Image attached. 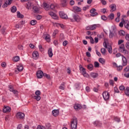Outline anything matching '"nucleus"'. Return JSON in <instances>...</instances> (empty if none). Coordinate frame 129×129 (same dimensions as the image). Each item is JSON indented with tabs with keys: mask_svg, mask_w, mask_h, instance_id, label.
<instances>
[{
	"mask_svg": "<svg viewBox=\"0 0 129 129\" xmlns=\"http://www.w3.org/2000/svg\"><path fill=\"white\" fill-rule=\"evenodd\" d=\"M124 86H122V85H121V86H120V87H119V89H120V90H121V91H123V90H124Z\"/></svg>",
	"mask_w": 129,
	"mask_h": 129,
	"instance_id": "61",
	"label": "nucleus"
},
{
	"mask_svg": "<svg viewBox=\"0 0 129 129\" xmlns=\"http://www.w3.org/2000/svg\"><path fill=\"white\" fill-rule=\"evenodd\" d=\"M43 7L46 10H48V9H49V5L47 4V3H44Z\"/></svg>",
	"mask_w": 129,
	"mask_h": 129,
	"instance_id": "45",
	"label": "nucleus"
},
{
	"mask_svg": "<svg viewBox=\"0 0 129 129\" xmlns=\"http://www.w3.org/2000/svg\"><path fill=\"white\" fill-rule=\"evenodd\" d=\"M52 113L53 116H58V115L59 114V110L58 109L53 110L52 111Z\"/></svg>",
	"mask_w": 129,
	"mask_h": 129,
	"instance_id": "19",
	"label": "nucleus"
},
{
	"mask_svg": "<svg viewBox=\"0 0 129 129\" xmlns=\"http://www.w3.org/2000/svg\"><path fill=\"white\" fill-rule=\"evenodd\" d=\"M97 27V25L96 24H94L93 25H91V31H93V30H95Z\"/></svg>",
	"mask_w": 129,
	"mask_h": 129,
	"instance_id": "39",
	"label": "nucleus"
},
{
	"mask_svg": "<svg viewBox=\"0 0 129 129\" xmlns=\"http://www.w3.org/2000/svg\"><path fill=\"white\" fill-rule=\"evenodd\" d=\"M125 94L127 96H129V87H127L126 88V89H125V92H124Z\"/></svg>",
	"mask_w": 129,
	"mask_h": 129,
	"instance_id": "33",
	"label": "nucleus"
},
{
	"mask_svg": "<svg viewBox=\"0 0 129 129\" xmlns=\"http://www.w3.org/2000/svg\"><path fill=\"white\" fill-rule=\"evenodd\" d=\"M24 70V67L22 63H19V65L17 66V70H15V73L18 74L19 72H21Z\"/></svg>",
	"mask_w": 129,
	"mask_h": 129,
	"instance_id": "4",
	"label": "nucleus"
},
{
	"mask_svg": "<svg viewBox=\"0 0 129 129\" xmlns=\"http://www.w3.org/2000/svg\"><path fill=\"white\" fill-rule=\"evenodd\" d=\"M43 76H44V77H46V78H47V79H51V78H50V75H47V74H46V73H44V74H43Z\"/></svg>",
	"mask_w": 129,
	"mask_h": 129,
	"instance_id": "46",
	"label": "nucleus"
},
{
	"mask_svg": "<svg viewBox=\"0 0 129 129\" xmlns=\"http://www.w3.org/2000/svg\"><path fill=\"white\" fill-rule=\"evenodd\" d=\"M100 1L102 3V5H103L104 6H105V5H106V1H105V0H100Z\"/></svg>",
	"mask_w": 129,
	"mask_h": 129,
	"instance_id": "59",
	"label": "nucleus"
},
{
	"mask_svg": "<svg viewBox=\"0 0 129 129\" xmlns=\"http://www.w3.org/2000/svg\"><path fill=\"white\" fill-rule=\"evenodd\" d=\"M99 62H100L101 64H102V65H104V64H105V59L103 58H99Z\"/></svg>",
	"mask_w": 129,
	"mask_h": 129,
	"instance_id": "29",
	"label": "nucleus"
},
{
	"mask_svg": "<svg viewBox=\"0 0 129 129\" xmlns=\"http://www.w3.org/2000/svg\"><path fill=\"white\" fill-rule=\"evenodd\" d=\"M118 34L120 36H124V35H125V32L123 30H120L118 32Z\"/></svg>",
	"mask_w": 129,
	"mask_h": 129,
	"instance_id": "37",
	"label": "nucleus"
},
{
	"mask_svg": "<svg viewBox=\"0 0 129 129\" xmlns=\"http://www.w3.org/2000/svg\"><path fill=\"white\" fill-rule=\"evenodd\" d=\"M49 16H51V18L52 19H54V20H58V16H57V15L55 14V13L53 12H50L49 13Z\"/></svg>",
	"mask_w": 129,
	"mask_h": 129,
	"instance_id": "13",
	"label": "nucleus"
},
{
	"mask_svg": "<svg viewBox=\"0 0 129 129\" xmlns=\"http://www.w3.org/2000/svg\"><path fill=\"white\" fill-rule=\"evenodd\" d=\"M125 40H126V41H129V34H126L125 35Z\"/></svg>",
	"mask_w": 129,
	"mask_h": 129,
	"instance_id": "58",
	"label": "nucleus"
},
{
	"mask_svg": "<svg viewBox=\"0 0 129 129\" xmlns=\"http://www.w3.org/2000/svg\"><path fill=\"white\" fill-rule=\"evenodd\" d=\"M35 95L36 96H34L33 98L36 99L37 101H40L41 100V96H40L41 95V91L40 90H37L35 92Z\"/></svg>",
	"mask_w": 129,
	"mask_h": 129,
	"instance_id": "3",
	"label": "nucleus"
},
{
	"mask_svg": "<svg viewBox=\"0 0 129 129\" xmlns=\"http://www.w3.org/2000/svg\"><path fill=\"white\" fill-rule=\"evenodd\" d=\"M119 51L121 53H124V54H128V51L124 48V44H121L119 46Z\"/></svg>",
	"mask_w": 129,
	"mask_h": 129,
	"instance_id": "5",
	"label": "nucleus"
},
{
	"mask_svg": "<svg viewBox=\"0 0 129 129\" xmlns=\"http://www.w3.org/2000/svg\"><path fill=\"white\" fill-rule=\"evenodd\" d=\"M74 11H75V12H81L82 9L80 8V7L75 6L73 8Z\"/></svg>",
	"mask_w": 129,
	"mask_h": 129,
	"instance_id": "27",
	"label": "nucleus"
},
{
	"mask_svg": "<svg viewBox=\"0 0 129 129\" xmlns=\"http://www.w3.org/2000/svg\"><path fill=\"white\" fill-rule=\"evenodd\" d=\"M124 26L125 28H126V29L129 30V25H128V23H125V24H124Z\"/></svg>",
	"mask_w": 129,
	"mask_h": 129,
	"instance_id": "57",
	"label": "nucleus"
},
{
	"mask_svg": "<svg viewBox=\"0 0 129 129\" xmlns=\"http://www.w3.org/2000/svg\"><path fill=\"white\" fill-rule=\"evenodd\" d=\"M33 11H34V13L35 14H39L40 11L39 10V8L37 6H34L33 8Z\"/></svg>",
	"mask_w": 129,
	"mask_h": 129,
	"instance_id": "24",
	"label": "nucleus"
},
{
	"mask_svg": "<svg viewBox=\"0 0 129 129\" xmlns=\"http://www.w3.org/2000/svg\"><path fill=\"white\" fill-rule=\"evenodd\" d=\"M93 124L94 125H95V126H99V127H100L101 126V125H102V123H101V122H100L99 121H95L93 122Z\"/></svg>",
	"mask_w": 129,
	"mask_h": 129,
	"instance_id": "21",
	"label": "nucleus"
},
{
	"mask_svg": "<svg viewBox=\"0 0 129 129\" xmlns=\"http://www.w3.org/2000/svg\"><path fill=\"white\" fill-rule=\"evenodd\" d=\"M32 57L33 59L37 60L39 58V52L37 51H34L32 53Z\"/></svg>",
	"mask_w": 129,
	"mask_h": 129,
	"instance_id": "12",
	"label": "nucleus"
},
{
	"mask_svg": "<svg viewBox=\"0 0 129 129\" xmlns=\"http://www.w3.org/2000/svg\"><path fill=\"white\" fill-rule=\"evenodd\" d=\"M96 12V9L93 8L90 11V13H91V17H95V16H97L98 15V13Z\"/></svg>",
	"mask_w": 129,
	"mask_h": 129,
	"instance_id": "8",
	"label": "nucleus"
},
{
	"mask_svg": "<svg viewBox=\"0 0 129 129\" xmlns=\"http://www.w3.org/2000/svg\"><path fill=\"white\" fill-rule=\"evenodd\" d=\"M17 13L18 18H19L20 19H23V18H24V15L21 14L20 12L18 11Z\"/></svg>",
	"mask_w": 129,
	"mask_h": 129,
	"instance_id": "31",
	"label": "nucleus"
},
{
	"mask_svg": "<svg viewBox=\"0 0 129 129\" xmlns=\"http://www.w3.org/2000/svg\"><path fill=\"white\" fill-rule=\"evenodd\" d=\"M67 44H68V41L65 40L63 42V46H64V47H66V46H67Z\"/></svg>",
	"mask_w": 129,
	"mask_h": 129,
	"instance_id": "50",
	"label": "nucleus"
},
{
	"mask_svg": "<svg viewBox=\"0 0 129 129\" xmlns=\"http://www.w3.org/2000/svg\"><path fill=\"white\" fill-rule=\"evenodd\" d=\"M48 54L50 58H52V57H53V50H52V48L48 49Z\"/></svg>",
	"mask_w": 129,
	"mask_h": 129,
	"instance_id": "23",
	"label": "nucleus"
},
{
	"mask_svg": "<svg viewBox=\"0 0 129 129\" xmlns=\"http://www.w3.org/2000/svg\"><path fill=\"white\" fill-rule=\"evenodd\" d=\"M73 18L75 20V21H76V22H80V21H81V18H80V16H79L78 15H73Z\"/></svg>",
	"mask_w": 129,
	"mask_h": 129,
	"instance_id": "17",
	"label": "nucleus"
},
{
	"mask_svg": "<svg viewBox=\"0 0 129 129\" xmlns=\"http://www.w3.org/2000/svg\"><path fill=\"white\" fill-rule=\"evenodd\" d=\"M114 36V34H113V33H112V32L111 31V30L109 31V37L110 38H113V36Z\"/></svg>",
	"mask_w": 129,
	"mask_h": 129,
	"instance_id": "41",
	"label": "nucleus"
},
{
	"mask_svg": "<svg viewBox=\"0 0 129 129\" xmlns=\"http://www.w3.org/2000/svg\"><path fill=\"white\" fill-rule=\"evenodd\" d=\"M117 71H120L122 70V66H119L117 67Z\"/></svg>",
	"mask_w": 129,
	"mask_h": 129,
	"instance_id": "47",
	"label": "nucleus"
},
{
	"mask_svg": "<svg viewBox=\"0 0 129 129\" xmlns=\"http://www.w3.org/2000/svg\"><path fill=\"white\" fill-rule=\"evenodd\" d=\"M20 60V56H16L14 57H13V61L14 62H18Z\"/></svg>",
	"mask_w": 129,
	"mask_h": 129,
	"instance_id": "36",
	"label": "nucleus"
},
{
	"mask_svg": "<svg viewBox=\"0 0 129 129\" xmlns=\"http://www.w3.org/2000/svg\"><path fill=\"white\" fill-rule=\"evenodd\" d=\"M37 129H46V128L44 126L38 125Z\"/></svg>",
	"mask_w": 129,
	"mask_h": 129,
	"instance_id": "52",
	"label": "nucleus"
},
{
	"mask_svg": "<svg viewBox=\"0 0 129 129\" xmlns=\"http://www.w3.org/2000/svg\"><path fill=\"white\" fill-rule=\"evenodd\" d=\"M74 107L75 109H76V110H79L81 109L82 106H81V105L79 104H76L75 105H74Z\"/></svg>",
	"mask_w": 129,
	"mask_h": 129,
	"instance_id": "20",
	"label": "nucleus"
},
{
	"mask_svg": "<svg viewBox=\"0 0 129 129\" xmlns=\"http://www.w3.org/2000/svg\"><path fill=\"white\" fill-rule=\"evenodd\" d=\"M56 27H60L61 29H63L64 28V25L61 24L60 23H56Z\"/></svg>",
	"mask_w": 129,
	"mask_h": 129,
	"instance_id": "43",
	"label": "nucleus"
},
{
	"mask_svg": "<svg viewBox=\"0 0 129 129\" xmlns=\"http://www.w3.org/2000/svg\"><path fill=\"white\" fill-rule=\"evenodd\" d=\"M102 95L104 100H108L109 99V93L107 91L104 92Z\"/></svg>",
	"mask_w": 129,
	"mask_h": 129,
	"instance_id": "6",
	"label": "nucleus"
},
{
	"mask_svg": "<svg viewBox=\"0 0 129 129\" xmlns=\"http://www.w3.org/2000/svg\"><path fill=\"white\" fill-rule=\"evenodd\" d=\"M80 71H81L84 77H88V74L86 73V71L85 70V69L84 68H82L81 69H80Z\"/></svg>",
	"mask_w": 129,
	"mask_h": 129,
	"instance_id": "14",
	"label": "nucleus"
},
{
	"mask_svg": "<svg viewBox=\"0 0 129 129\" xmlns=\"http://www.w3.org/2000/svg\"><path fill=\"white\" fill-rule=\"evenodd\" d=\"M101 52L102 53V54L103 55H105V54L106 53V50L105 49V48H101Z\"/></svg>",
	"mask_w": 129,
	"mask_h": 129,
	"instance_id": "42",
	"label": "nucleus"
},
{
	"mask_svg": "<svg viewBox=\"0 0 129 129\" xmlns=\"http://www.w3.org/2000/svg\"><path fill=\"white\" fill-rule=\"evenodd\" d=\"M12 0H6V2L5 3L8 4V6H10V5L12 4Z\"/></svg>",
	"mask_w": 129,
	"mask_h": 129,
	"instance_id": "53",
	"label": "nucleus"
},
{
	"mask_svg": "<svg viewBox=\"0 0 129 129\" xmlns=\"http://www.w3.org/2000/svg\"><path fill=\"white\" fill-rule=\"evenodd\" d=\"M23 127V125L22 124H19L17 126V129H21Z\"/></svg>",
	"mask_w": 129,
	"mask_h": 129,
	"instance_id": "60",
	"label": "nucleus"
},
{
	"mask_svg": "<svg viewBox=\"0 0 129 129\" xmlns=\"http://www.w3.org/2000/svg\"><path fill=\"white\" fill-rule=\"evenodd\" d=\"M9 88L10 91H11V92H13L14 94H17L18 91L14 89V86H13V85H9Z\"/></svg>",
	"mask_w": 129,
	"mask_h": 129,
	"instance_id": "10",
	"label": "nucleus"
},
{
	"mask_svg": "<svg viewBox=\"0 0 129 129\" xmlns=\"http://www.w3.org/2000/svg\"><path fill=\"white\" fill-rule=\"evenodd\" d=\"M90 76L92 78H97V77H98V74L96 73H91Z\"/></svg>",
	"mask_w": 129,
	"mask_h": 129,
	"instance_id": "25",
	"label": "nucleus"
},
{
	"mask_svg": "<svg viewBox=\"0 0 129 129\" xmlns=\"http://www.w3.org/2000/svg\"><path fill=\"white\" fill-rule=\"evenodd\" d=\"M45 40L47 41V42H50L51 41V39L50 38V35L49 34L45 35Z\"/></svg>",
	"mask_w": 129,
	"mask_h": 129,
	"instance_id": "30",
	"label": "nucleus"
},
{
	"mask_svg": "<svg viewBox=\"0 0 129 129\" xmlns=\"http://www.w3.org/2000/svg\"><path fill=\"white\" fill-rule=\"evenodd\" d=\"M46 127L48 129H51V124L47 123L46 124Z\"/></svg>",
	"mask_w": 129,
	"mask_h": 129,
	"instance_id": "48",
	"label": "nucleus"
},
{
	"mask_svg": "<svg viewBox=\"0 0 129 129\" xmlns=\"http://www.w3.org/2000/svg\"><path fill=\"white\" fill-rule=\"evenodd\" d=\"M122 60L123 61V64H122L123 66H126V64H127V61L126 60V58H125L124 56L122 55Z\"/></svg>",
	"mask_w": 129,
	"mask_h": 129,
	"instance_id": "22",
	"label": "nucleus"
},
{
	"mask_svg": "<svg viewBox=\"0 0 129 129\" xmlns=\"http://www.w3.org/2000/svg\"><path fill=\"white\" fill-rule=\"evenodd\" d=\"M110 9H111L110 12H114V11H116V6L115 4H111L109 6Z\"/></svg>",
	"mask_w": 129,
	"mask_h": 129,
	"instance_id": "18",
	"label": "nucleus"
},
{
	"mask_svg": "<svg viewBox=\"0 0 129 129\" xmlns=\"http://www.w3.org/2000/svg\"><path fill=\"white\" fill-rule=\"evenodd\" d=\"M77 123H78V120L77 118L74 117L71 122V128L76 129L77 128Z\"/></svg>",
	"mask_w": 129,
	"mask_h": 129,
	"instance_id": "1",
	"label": "nucleus"
},
{
	"mask_svg": "<svg viewBox=\"0 0 129 129\" xmlns=\"http://www.w3.org/2000/svg\"><path fill=\"white\" fill-rule=\"evenodd\" d=\"M37 77L38 79H41L43 78V76H44V74L43 73V71H38L36 73Z\"/></svg>",
	"mask_w": 129,
	"mask_h": 129,
	"instance_id": "11",
	"label": "nucleus"
},
{
	"mask_svg": "<svg viewBox=\"0 0 129 129\" xmlns=\"http://www.w3.org/2000/svg\"><path fill=\"white\" fill-rule=\"evenodd\" d=\"M90 40L91 44H94V40L93 39V38H92V37L90 36Z\"/></svg>",
	"mask_w": 129,
	"mask_h": 129,
	"instance_id": "54",
	"label": "nucleus"
},
{
	"mask_svg": "<svg viewBox=\"0 0 129 129\" xmlns=\"http://www.w3.org/2000/svg\"><path fill=\"white\" fill-rule=\"evenodd\" d=\"M11 11L12 13H16L17 12V7L16 6H13L11 8Z\"/></svg>",
	"mask_w": 129,
	"mask_h": 129,
	"instance_id": "34",
	"label": "nucleus"
},
{
	"mask_svg": "<svg viewBox=\"0 0 129 129\" xmlns=\"http://www.w3.org/2000/svg\"><path fill=\"white\" fill-rule=\"evenodd\" d=\"M86 91H87V92H89L90 91V88L88 86L86 87Z\"/></svg>",
	"mask_w": 129,
	"mask_h": 129,
	"instance_id": "64",
	"label": "nucleus"
},
{
	"mask_svg": "<svg viewBox=\"0 0 129 129\" xmlns=\"http://www.w3.org/2000/svg\"><path fill=\"white\" fill-rule=\"evenodd\" d=\"M36 24H37V21H36V20H32V21L30 22V24H31L32 26H35V25H36Z\"/></svg>",
	"mask_w": 129,
	"mask_h": 129,
	"instance_id": "38",
	"label": "nucleus"
},
{
	"mask_svg": "<svg viewBox=\"0 0 129 129\" xmlns=\"http://www.w3.org/2000/svg\"><path fill=\"white\" fill-rule=\"evenodd\" d=\"M27 6L26 8L27 9H28V10H30L31 8H32V6H33V5L32 4V2H28L27 4Z\"/></svg>",
	"mask_w": 129,
	"mask_h": 129,
	"instance_id": "28",
	"label": "nucleus"
},
{
	"mask_svg": "<svg viewBox=\"0 0 129 129\" xmlns=\"http://www.w3.org/2000/svg\"><path fill=\"white\" fill-rule=\"evenodd\" d=\"M50 9H51V10H53V11L55 12V10H54V9H55V5H54V4H51L50 6Z\"/></svg>",
	"mask_w": 129,
	"mask_h": 129,
	"instance_id": "49",
	"label": "nucleus"
},
{
	"mask_svg": "<svg viewBox=\"0 0 129 129\" xmlns=\"http://www.w3.org/2000/svg\"><path fill=\"white\" fill-rule=\"evenodd\" d=\"M3 112H11V107L8 106H4V108L3 109Z\"/></svg>",
	"mask_w": 129,
	"mask_h": 129,
	"instance_id": "16",
	"label": "nucleus"
},
{
	"mask_svg": "<svg viewBox=\"0 0 129 129\" xmlns=\"http://www.w3.org/2000/svg\"><path fill=\"white\" fill-rule=\"evenodd\" d=\"M24 24H25V22L21 21L19 24H16L15 25V28H16V29H20L21 28H22Z\"/></svg>",
	"mask_w": 129,
	"mask_h": 129,
	"instance_id": "15",
	"label": "nucleus"
},
{
	"mask_svg": "<svg viewBox=\"0 0 129 129\" xmlns=\"http://www.w3.org/2000/svg\"><path fill=\"white\" fill-rule=\"evenodd\" d=\"M61 7H66L67 6V0H61Z\"/></svg>",
	"mask_w": 129,
	"mask_h": 129,
	"instance_id": "26",
	"label": "nucleus"
},
{
	"mask_svg": "<svg viewBox=\"0 0 129 129\" xmlns=\"http://www.w3.org/2000/svg\"><path fill=\"white\" fill-rule=\"evenodd\" d=\"M16 117L19 119H23L25 117V114L22 112H18L16 114Z\"/></svg>",
	"mask_w": 129,
	"mask_h": 129,
	"instance_id": "7",
	"label": "nucleus"
},
{
	"mask_svg": "<svg viewBox=\"0 0 129 129\" xmlns=\"http://www.w3.org/2000/svg\"><path fill=\"white\" fill-rule=\"evenodd\" d=\"M59 88L60 89V90H64V89H65V83H63L61 84Z\"/></svg>",
	"mask_w": 129,
	"mask_h": 129,
	"instance_id": "32",
	"label": "nucleus"
},
{
	"mask_svg": "<svg viewBox=\"0 0 129 129\" xmlns=\"http://www.w3.org/2000/svg\"><path fill=\"white\" fill-rule=\"evenodd\" d=\"M94 67H95V68H98V67H99V63L97 61H95Z\"/></svg>",
	"mask_w": 129,
	"mask_h": 129,
	"instance_id": "44",
	"label": "nucleus"
},
{
	"mask_svg": "<svg viewBox=\"0 0 129 129\" xmlns=\"http://www.w3.org/2000/svg\"><path fill=\"white\" fill-rule=\"evenodd\" d=\"M123 42H124L123 40H119L118 41V44L120 45L121 44H122V43H123Z\"/></svg>",
	"mask_w": 129,
	"mask_h": 129,
	"instance_id": "62",
	"label": "nucleus"
},
{
	"mask_svg": "<svg viewBox=\"0 0 129 129\" xmlns=\"http://www.w3.org/2000/svg\"><path fill=\"white\" fill-rule=\"evenodd\" d=\"M103 45L105 48L107 49L108 52H109V54H111L112 53V47L111 46V45H110L109 43L107 44L106 42H104Z\"/></svg>",
	"mask_w": 129,
	"mask_h": 129,
	"instance_id": "2",
	"label": "nucleus"
},
{
	"mask_svg": "<svg viewBox=\"0 0 129 129\" xmlns=\"http://www.w3.org/2000/svg\"><path fill=\"white\" fill-rule=\"evenodd\" d=\"M101 19L103 20V21H106V20H107V17L104 15H103L101 16Z\"/></svg>",
	"mask_w": 129,
	"mask_h": 129,
	"instance_id": "51",
	"label": "nucleus"
},
{
	"mask_svg": "<svg viewBox=\"0 0 129 129\" xmlns=\"http://www.w3.org/2000/svg\"><path fill=\"white\" fill-rule=\"evenodd\" d=\"M125 47L126 49H128V50H129V41H127V42L126 43Z\"/></svg>",
	"mask_w": 129,
	"mask_h": 129,
	"instance_id": "55",
	"label": "nucleus"
},
{
	"mask_svg": "<svg viewBox=\"0 0 129 129\" xmlns=\"http://www.w3.org/2000/svg\"><path fill=\"white\" fill-rule=\"evenodd\" d=\"M7 64L5 62H3L2 63H1V66L2 67H6Z\"/></svg>",
	"mask_w": 129,
	"mask_h": 129,
	"instance_id": "63",
	"label": "nucleus"
},
{
	"mask_svg": "<svg viewBox=\"0 0 129 129\" xmlns=\"http://www.w3.org/2000/svg\"><path fill=\"white\" fill-rule=\"evenodd\" d=\"M108 18L110 19V20H113V19H114V14L113 13H112L111 14H110L108 16Z\"/></svg>",
	"mask_w": 129,
	"mask_h": 129,
	"instance_id": "40",
	"label": "nucleus"
},
{
	"mask_svg": "<svg viewBox=\"0 0 129 129\" xmlns=\"http://www.w3.org/2000/svg\"><path fill=\"white\" fill-rule=\"evenodd\" d=\"M87 68L89 70L91 71V70H93V64H88L87 66Z\"/></svg>",
	"mask_w": 129,
	"mask_h": 129,
	"instance_id": "35",
	"label": "nucleus"
},
{
	"mask_svg": "<svg viewBox=\"0 0 129 129\" xmlns=\"http://www.w3.org/2000/svg\"><path fill=\"white\" fill-rule=\"evenodd\" d=\"M59 16L61 19H64V20H67V19H68L67 15L63 12H59Z\"/></svg>",
	"mask_w": 129,
	"mask_h": 129,
	"instance_id": "9",
	"label": "nucleus"
},
{
	"mask_svg": "<svg viewBox=\"0 0 129 129\" xmlns=\"http://www.w3.org/2000/svg\"><path fill=\"white\" fill-rule=\"evenodd\" d=\"M124 72H129V66H127L125 69H124Z\"/></svg>",
	"mask_w": 129,
	"mask_h": 129,
	"instance_id": "56",
	"label": "nucleus"
}]
</instances>
